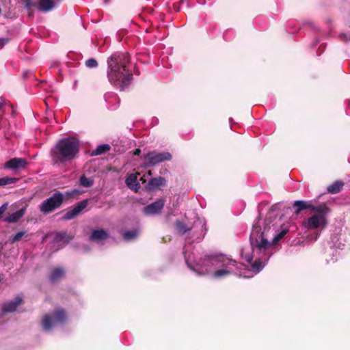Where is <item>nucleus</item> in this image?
I'll return each mask as SVG.
<instances>
[{
    "label": "nucleus",
    "instance_id": "c85d7f7f",
    "mask_svg": "<svg viewBox=\"0 0 350 350\" xmlns=\"http://www.w3.org/2000/svg\"><path fill=\"white\" fill-rule=\"evenodd\" d=\"M65 237H66L65 233L58 232L55 234V237L54 238V241L56 243L63 242L62 244L64 245L65 243V241H64Z\"/></svg>",
    "mask_w": 350,
    "mask_h": 350
},
{
    "label": "nucleus",
    "instance_id": "aec40b11",
    "mask_svg": "<svg viewBox=\"0 0 350 350\" xmlns=\"http://www.w3.org/2000/svg\"><path fill=\"white\" fill-rule=\"evenodd\" d=\"M107 237H108L107 232L103 229H99V230H94L92 232V234L90 237V239L91 241H95L97 243H100V242L107 239Z\"/></svg>",
    "mask_w": 350,
    "mask_h": 350
},
{
    "label": "nucleus",
    "instance_id": "0eeeda50",
    "mask_svg": "<svg viewBox=\"0 0 350 350\" xmlns=\"http://www.w3.org/2000/svg\"><path fill=\"white\" fill-rule=\"evenodd\" d=\"M67 319L66 312L61 308H57L53 312L45 314L41 324L45 332H50L55 327L62 325Z\"/></svg>",
    "mask_w": 350,
    "mask_h": 350
},
{
    "label": "nucleus",
    "instance_id": "f03ea898",
    "mask_svg": "<svg viewBox=\"0 0 350 350\" xmlns=\"http://www.w3.org/2000/svg\"><path fill=\"white\" fill-rule=\"evenodd\" d=\"M185 258L187 267L198 275L211 274L215 279L232 274L247 278L253 276L243 274L237 261L224 254H204L197 258L196 252H193L190 254L185 251Z\"/></svg>",
    "mask_w": 350,
    "mask_h": 350
},
{
    "label": "nucleus",
    "instance_id": "393cba45",
    "mask_svg": "<svg viewBox=\"0 0 350 350\" xmlns=\"http://www.w3.org/2000/svg\"><path fill=\"white\" fill-rule=\"evenodd\" d=\"M110 150V146L108 144H100L96 147L95 150L92 151V155L97 156L105 152H107Z\"/></svg>",
    "mask_w": 350,
    "mask_h": 350
},
{
    "label": "nucleus",
    "instance_id": "cd10ccee",
    "mask_svg": "<svg viewBox=\"0 0 350 350\" xmlns=\"http://www.w3.org/2000/svg\"><path fill=\"white\" fill-rule=\"evenodd\" d=\"M26 231H20L14 234L11 239V243H15L18 241L25 234Z\"/></svg>",
    "mask_w": 350,
    "mask_h": 350
},
{
    "label": "nucleus",
    "instance_id": "f8f14e48",
    "mask_svg": "<svg viewBox=\"0 0 350 350\" xmlns=\"http://www.w3.org/2000/svg\"><path fill=\"white\" fill-rule=\"evenodd\" d=\"M88 200H83L76 204L72 208L68 210L63 216L64 220H70L76 217L88 205Z\"/></svg>",
    "mask_w": 350,
    "mask_h": 350
},
{
    "label": "nucleus",
    "instance_id": "6ab92c4d",
    "mask_svg": "<svg viewBox=\"0 0 350 350\" xmlns=\"http://www.w3.org/2000/svg\"><path fill=\"white\" fill-rule=\"evenodd\" d=\"M166 180L163 177L159 176L157 178H151L146 186L149 191H152L160 186H165Z\"/></svg>",
    "mask_w": 350,
    "mask_h": 350
},
{
    "label": "nucleus",
    "instance_id": "7c9ffc66",
    "mask_svg": "<svg viewBox=\"0 0 350 350\" xmlns=\"http://www.w3.org/2000/svg\"><path fill=\"white\" fill-rule=\"evenodd\" d=\"M36 5V3L32 0H25V8L29 10L30 8Z\"/></svg>",
    "mask_w": 350,
    "mask_h": 350
},
{
    "label": "nucleus",
    "instance_id": "f704fd0d",
    "mask_svg": "<svg viewBox=\"0 0 350 350\" xmlns=\"http://www.w3.org/2000/svg\"><path fill=\"white\" fill-rule=\"evenodd\" d=\"M6 100L3 98L0 97V110L5 105Z\"/></svg>",
    "mask_w": 350,
    "mask_h": 350
},
{
    "label": "nucleus",
    "instance_id": "a19ab883",
    "mask_svg": "<svg viewBox=\"0 0 350 350\" xmlns=\"http://www.w3.org/2000/svg\"><path fill=\"white\" fill-rule=\"evenodd\" d=\"M107 95H105V100L107 101Z\"/></svg>",
    "mask_w": 350,
    "mask_h": 350
},
{
    "label": "nucleus",
    "instance_id": "f257e3e1",
    "mask_svg": "<svg viewBox=\"0 0 350 350\" xmlns=\"http://www.w3.org/2000/svg\"><path fill=\"white\" fill-rule=\"evenodd\" d=\"M286 230H284L275 234L273 226L265 224L263 230L256 223L252 227L250 234V247L241 250V256L248 263L251 264L252 271L258 273L265 266L271 256L270 250L273 244L282 239Z\"/></svg>",
    "mask_w": 350,
    "mask_h": 350
},
{
    "label": "nucleus",
    "instance_id": "dca6fc26",
    "mask_svg": "<svg viewBox=\"0 0 350 350\" xmlns=\"http://www.w3.org/2000/svg\"><path fill=\"white\" fill-rule=\"evenodd\" d=\"M293 206L295 208V213L297 215L299 214L302 210H304V209H310L312 211V208H315V206H316L312 204L311 201H306V200L295 201L293 204Z\"/></svg>",
    "mask_w": 350,
    "mask_h": 350
},
{
    "label": "nucleus",
    "instance_id": "2f4dec72",
    "mask_svg": "<svg viewBox=\"0 0 350 350\" xmlns=\"http://www.w3.org/2000/svg\"><path fill=\"white\" fill-rule=\"evenodd\" d=\"M10 41L8 38H0V49H2L5 45H6Z\"/></svg>",
    "mask_w": 350,
    "mask_h": 350
},
{
    "label": "nucleus",
    "instance_id": "79ce46f5",
    "mask_svg": "<svg viewBox=\"0 0 350 350\" xmlns=\"http://www.w3.org/2000/svg\"><path fill=\"white\" fill-rule=\"evenodd\" d=\"M77 85V81L75 82L74 87H76Z\"/></svg>",
    "mask_w": 350,
    "mask_h": 350
},
{
    "label": "nucleus",
    "instance_id": "7ed1b4c3",
    "mask_svg": "<svg viewBox=\"0 0 350 350\" xmlns=\"http://www.w3.org/2000/svg\"><path fill=\"white\" fill-rule=\"evenodd\" d=\"M107 63V77L109 81L120 90H124L133 79L132 72L129 69V55L126 53H114L108 57Z\"/></svg>",
    "mask_w": 350,
    "mask_h": 350
},
{
    "label": "nucleus",
    "instance_id": "e433bc0d",
    "mask_svg": "<svg viewBox=\"0 0 350 350\" xmlns=\"http://www.w3.org/2000/svg\"><path fill=\"white\" fill-rule=\"evenodd\" d=\"M345 42L350 41V36L349 34H343Z\"/></svg>",
    "mask_w": 350,
    "mask_h": 350
},
{
    "label": "nucleus",
    "instance_id": "4468645a",
    "mask_svg": "<svg viewBox=\"0 0 350 350\" xmlns=\"http://www.w3.org/2000/svg\"><path fill=\"white\" fill-rule=\"evenodd\" d=\"M27 161L22 158H13L5 163V167L11 170L24 168L27 165Z\"/></svg>",
    "mask_w": 350,
    "mask_h": 350
},
{
    "label": "nucleus",
    "instance_id": "473e14b6",
    "mask_svg": "<svg viewBox=\"0 0 350 350\" xmlns=\"http://www.w3.org/2000/svg\"><path fill=\"white\" fill-rule=\"evenodd\" d=\"M280 206H281V203L275 204L271 206V207L270 208V211L271 212H275L277 209H278L280 208Z\"/></svg>",
    "mask_w": 350,
    "mask_h": 350
},
{
    "label": "nucleus",
    "instance_id": "c756f323",
    "mask_svg": "<svg viewBox=\"0 0 350 350\" xmlns=\"http://www.w3.org/2000/svg\"><path fill=\"white\" fill-rule=\"evenodd\" d=\"M85 66L88 68H96L98 66V63L94 59H89L85 62Z\"/></svg>",
    "mask_w": 350,
    "mask_h": 350
},
{
    "label": "nucleus",
    "instance_id": "39448f33",
    "mask_svg": "<svg viewBox=\"0 0 350 350\" xmlns=\"http://www.w3.org/2000/svg\"><path fill=\"white\" fill-rule=\"evenodd\" d=\"M313 214L305 219L301 223V228L304 230L323 229L327 225L326 215L329 208L325 204L319 205L312 208Z\"/></svg>",
    "mask_w": 350,
    "mask_h": 350
},
{
    "label": "nucleus",
    "instance_id": "b1692460",
    "mask_svg": "<svg viewBox=\"0 0 350 350\" xmlns=\"http://www.w3.org/2000/svg\"><path fill=\"white\" fill-rule=\"evenodd\" d=\"M139 234V230L137 229L127 230L124 232L123 238L126 241H132L136 239Z\"/></svg>",
    "mask_w": 350,
    "mask_h": 350
},
{
    "label": "nucleus",
    "instance_id": "4be33fe9",
    "mask_svg": "<svg viewBox=\"0 0 350 350\" xmlns=\"http://www.w3.org/2000/svg\"><path fill=\"white\" fill-rule=\"evenodd\" d=\"M25 211L26 208H23L16 212L10 213L5 218V221L8 223H16L24 215Z\"/></svg>",
    "mask_w": 350,
    "mask_h": 350
},
{
    "label": "nucleus",
    "instance_id": "ddd939ff",
    "mask_svg": "<svg viewBox=\"0 0 350 350\" xmlns=\"http://www.w3.org/2000/svg\"><path fill=\"white\" fill-rule=\"evenodd\" d=\"M88 200H83L76 204L72 208L68 210L63 216L64 220H70L76 217L88 205Z\"/></svg>",
    "mask_w": 350,
    "mask_h": 350
},
{
    "label": "nucleus",
    "instance_id": "6e6552de",
    "mask_svg": "<svg viewBox=\"0 0 350 350\" xmlns=\"http://www.w3.org/2000/svg\"><path fill=\"white\" fill-rule=\"evenodd\" d=\"M64 200V195L60 191L55 192L51 196L39 204V210L44 215H47L59 208Z\"/></svg>",
    "mask_w": 350,
    "mask_h": 350
},
{
    "label": "nucleus",
    "instance_id": "9d476101",
    "mask_svg": "<svg viewBox=\"0 0 350 350\" xmlns=\"http://www.w3.org/2000/svg\"><path fill=\"white\" fill-rule=\"evenodd\" d=\"M165 205V200L159 199L156 202L146 206L143 208V213L145 215L151 216L159 214Z\"/></svg>",
    "mask_w": 350,
    "mask_h": 350
},
{
    "label": "nucleus",
    "instance_id": "f3484780",
    "mask_svg": "<svg viewBox=\"0 0 350 350\" xmlns=\"http://www.w3.org/2000/svg\"><path fill=\"white\" fill-rule=\"evenodd\" d=\"M22 301V298L17 296L14 300L5 303L3 305L2 310L4 312H12L21 304Z\"/></svg>",
    "mask_w": 350,
    "mask_h": 350
},
{
    "label": "nucleus",
    "instance_id": "ea45409f",
    "mask_svg": "<svg viewBox=\"0 0 350 350\" xmlns=\"http://www.w3.org/2000/svg\"><path fill=\"white\" fill-rule=\"evenodd\" d=\"M148 176H151V174H152L151 171H148Z\"/></svg>",
    "mask_w": 350,
    "mask_h": 350
},
{
    "label": "nucleus",
    "instance_id": "20e7f679",
    "mask_svg": "<svg viewBox=\"0 0 350 350\" xmlns=\"http://www.w3.org/2000/svg\"><path fill=\"white\" fill-rule=\"evenodd\" d=\"M80 142L75 137H64L57 141L50 150L53 165L63 167L71 163L79 154Z\"/></svg>",
    "mask_w": 350,
    "mask_h": 350
},
{
    "label": "nucleus",
    "instance_id": "423d86ee",
    "mask_svg": "<svg viewBox=\"0 0 350 350\" xmlns=\"http://www.w3.org/2000/svg\"><path fill=\"white\" fill-rule=\"evenodd\" d=\"M176 226L180 232L183 234H187V239H193L196 241L202 239L206 232L205 221L200 219L195 221L191 228H187L181 221H177Z\"/></svg>",
    "mask_w": 350,
    "mask_h": 350
},
{
    "label": "nucleus",
    "instance_id": "2eb2a0df",
    "mask_svg": "<svg viewBox=\"0 0 350 350\" xmlns=\"http://www.w3.org/2000/svg\"><path fill=\"white\" fill-rule=\"evenodd\" d=\"M62 0H39L38 8L44 12H47L52 10L56 5L59 4Z\"/></svg>",
    "mask_w": 350,
    "mask_h": 350
},
{
    "label": "nucleus",
    "instance_id": "a211bd4d",
    "mask_svg": "<svg viewBox=\"0 0 350 350\" xmlns=\"http://www.w3.org/2000/svg\"><path fill=\"white\" fill-rule=\"evenodd\" d=\"M137 175H139L138 173L131 174L126 177L125 180L126 186L129 189L134 191H137L140 188V185L137 180Z\"/></svg>",
    "mask_w": 350,
    "mask_h": 350
},
{
    "label": "nucleus",
    "instance_id": "9b49d317",
    "mask_svg": "<svg viewBox=\"0 0 350 350\" xmlns=\"http://www.w3.org/2000/svg\"><path fill=\"white\" fill-rule=\"evenodd\" d=\"M88 200H83L76 204L72 208L68 210L63 216L64 220H70L76 217L88 205Z\"/></svg>",
    "mask_w": 350,
    "mask_h": 350
},
{
    "label": "nucleus",
    "instance_id": "c9c22d12",
    "mask_svg": "<svg viewBox=\"0 0 350 350\" xmlns=\"http://www.w3.org/2000/svg\"><path fill=\"white\" fill-rule=\"evenodd\" d=\"M140 153H141V150H140L139 148H137V149H135V150H134V152H133V154H134V155H137V156H138V155H139V154H140Z\"/></svg>",
    "mask_w": 350,
    "mask_h": 350
},
{
    "label": "nucleus",
    "instance_id": "4c0bfd02",
    "mask_svg": "<svg viewBox=\"0 0 350 350\" xmlns=\"http://www.w3.org/2000/svg\"><path fill=\"white\" fill-rule=\"evenodd\" d=\"M319 236V233H317L315 237H314V240H316Z\"/></svg>",
    "mask_w": 350,
    "mask_h": 350
},
{
    "label": "nucleus",
    "instance_id": "5701e85b",
    "mask_svg": "<svg viewBox=\"0 0 350 350\" xmlns=\"http://www.w3.org/2000/svg\"><path fill=\"white\" fill-rule=\"evenodd\" d=\"M343 185V182L337 180L334 182L332 185H329L327 188V190L330 193H338L341 191Z\"/></svg>",
    "mask_w": 350,
    "mask_h": 350
},
{
    "label": "nucleus",
    "instance_id": "412c9836",
    "mask_svg": "<svg viewBox=\"0 0 350 350\" xmlns=\"http://www.w3.org/2000/svg\"><path fill=\"white\" fill-rule=\"evenodd\" d=\"M66 271L62 267H55L51 269L49 280L52 282H57L62 278H63L65 275Z\"/></svg>",
    "mask_w": 350,
    "mask_h": 350
},
{
    "label": "nucleus",
    "instance_id": "72a5a7b5",
    "mask_svg": "<svg viewBox=\"0 0 350 350\" xmlns=\"http://www.w3.org/2000/svg\"><path fill=\"white\" fill-rule=\"evenodd\" d=\"M6 208H7L6 204H3L2 206H0V217L4 213L5 211L6 210Z\"/></svg>",
    "mask_w": 350,
    "mask_h": 350
},
{
    "label": "nucleus",
    "instance_id": "1a4fd4ad",
    "mask_svg": "<svg viewBox=\"0 0 350 350\" xmlns=\"http://www.w3.org/2000/svg\"><path fill=\"white\" fill-rule=\"evenodd\" d=\"M172 159L169 152L150 151L143 157L145 167H153L162 162L170 161Z\"/></svg>",
    "mask_w": 350,
    "mask_h": 350
},
{
    "label": "nucleus",
    "instance_id": "58836bf2",
    "mask_svg": "<svg viewBox=\"0 0 350 350\" xmlns=\"http://www.w3.org/2000/svg\"><path fill=\"white\" fill-rule=\"evenodd\" d=\"M113 96L115 98H116V94H109V96Z\"/></svg>",
    "mask_w": 350,
    "mask_h": 350
},
{
    "label": "nucleus",
    "instance_id": "a878e982",
    "mask_svg": "<svg viewBox=\"0 0 350 350\" xmlns=\"http://www.w3.org/2000/svg\"><path fill=\"white\" fill-rule=\"evenodd\" d=\"M79 183L80 185L84 187H90L93 185L94 180L83 175L80 177Z\"/></svg>",
    "mask_w": 350,
    "mask_h": 350
},
{
    "label": "nucleus",
    "instance_id": "bb28decb",
    "mask_svg": "<svg viewBox=\"0 0 350 350\" xmlns=\"http://www.w3.org/2000/svg\"><path fill=\"white\" fill-rule=\"evenodd\" d=\"M18 179L16 178L3 177L0 178V186L15 183Z\"/></svg>",
    "mask_w": 350,
    "mask_h": 350
}]
</instances>
